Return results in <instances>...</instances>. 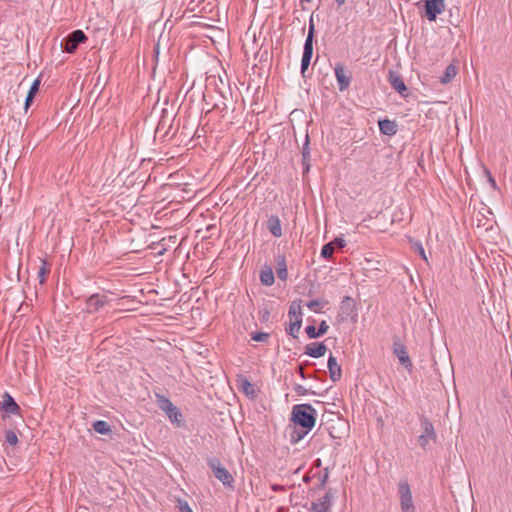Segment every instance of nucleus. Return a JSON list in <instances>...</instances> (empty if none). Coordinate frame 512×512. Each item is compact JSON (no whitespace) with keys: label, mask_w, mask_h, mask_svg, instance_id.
Masks as SVG:
<instances>
[{"label":"nucleus","mask_w":512,"mask_h":512,"mask_svg":"<svg viewBox=\"0 0 512 512\" xmlns=\"http://www.w3.org/2000/svg\"><path fill=\"white\" fill-rule=\"evenodd\" d=\"M317 412L310 404H298L292 408L291 420L302 429L311 431L316 423Z\"/></svg>","instance_id":"1"},{"label":"nucleus","mask_w":512,"mask_h":512,"mask_svg":"<svg viewBox=\"0 0 512 512\" xmlns=\"http://www.w3.org/2000/svg\"><path fill=\"white\" fill-rule=\"evenodd\" d=\"M156 398L159 408L167 414L172 423L180 427L182 425V414L180 410L167 397L156 394Z\"/></svg>","instance_id":"2"},{"label":"nucleus","mask_w":512,"mask_h":512,"mask_svg":"<svg viewBox=\"0 0 512 512\" xmlns=\"http://www.w3.org/2000/svg\"><path fill=\"white\" fill-rule=\"evenodd\" d=\"M288 316L290 318V324L286 328V332L293 338H297L302 324V311L300 304L296 305L295 302H293L290 306Z\"/></svg>","instance_id":"3"},{"label":"nucleus","mask_w":512,"mask_h":512,"mask_svg":"<svg viewBox=\"0 0 512 512\" xmlns=\"http://www.w3.org/2000/svg\"><path fill=\"white\" fill-rule=\"evenodd\" d=\"M208 466L213 471L214 476L222 482L224 486L232 487L234 478L232 474L221 464L217 458H212L208 461Z\"/></svg>","instance_id":"4"},{"label":"nucleus","mask_w":512,"mask_h":512,"mask_svg":"<svg viewBox=\"0 0 512 512\" xmlns=\"http://www.w3.org/2000/svg\"><path fill=\"white\" fill-rule=\"evenodd\" d=\"M86 41L87 36L82 30H74L63 39L61 42V48L66 53L73 54L77 50L78 46Z\"/></svg>","instance_id":"5"},{"label":"nucleus","mask_w":512,"mask_h":512,"mask_svg":"<svg viewBox=\"0 0 512 512\" xmlns=\"http://www.w3.org/2000/svg\"><path fill=\"white\" fill-rule=\"evenodd\" d=\"M400 496V505L402 512H415V507L412 500V493L410 485L407 481H401L398 485Z\"/></svg>","instance_id":"6"},{"label":"nucleus","mask_w":512,"mask_h":512,"mask_svg":"<svg viewBox=\"0 0 512 512\" xmlns=\"http://www.w3.org/2000/svg\"><path fill=\"white\" fill-rule=\"evenodd\" d=\"M421 426L423 428V433L418 437V443L423 449H425L429 444V440L435 441L437 435L432 422L428 418H421Z\"/></svg>","instance_id":"7"},{"label":"nucleus","mask_w":512,"mask_h":512,"mask_svg":"<svg viewBox=\"0 0 512 512\" xmlns=\"http://www.w3.org/2000/svg\"><path fill=\"white\" fill-rule=\"evenodd\" d=\"M335 492L330 488L317 502H312V512H330Z\"/></svg>","instance_id":"8"},{"label":"nucleus","mask_w":512,"mask_h":512,"mask_svg":"<svg viewBox=\"0 0 512 512\" xmlns=\"http://www.w3.org/2000/svg\"><path fill=\"white\" fill-rule=\"evenodd\" d=\"M425 16L429 21H435L437 16L445 10V0H426Z\"/></svg>","instance_id":"9"},{"label":"nucleus","mask_w":512,"mask_h":512,"mask_svg":"<svg viewBox=\"0 0 512 512\" xmlns=\"http://www.w3.org/2000/svg\"><path fill=\"white\" fill-rule=\"evenodd\" d=\"M0 411L7 415H20L21 408L14 398L8 392H5L0 402Z\"/></svg>","instance_id":"10"},{"label":"nucleus","mask_w":512,"mask_h":512,"mask_svg":"<svg viewBox=\"0 0 512 512\" xmlns=\"http://www.w3.org/2000/svg\"><path fill=\"white\" fill-rule=\"evenodd\" d=\"M334 72L339 90L341 92L347 90L351 82V74L346 71L342 64L339 63L336 64Z\"/></svg>","instance_id":"11"},{"label":"nucleus","mask_w":512,"mask_h":512,"mask_svg":"<svg viewBox=\"0 0 512 512\" xmlns=\"http://www.w3.org/2000/svg\"><path fill=\"white\" fill-rule=\"evenodd\" d=\"M393 352L399 359L400 363L407 369L411 370L413 367L412 361L408 355L405 345L401 342H394Z\"/></svg>","instance_id":"12"},{"label":"nucleus","mask_w":512,"mask_h":512,"mask_svg":"<svg viewBox=\"0 0 512 512\" xmlns=\"http://www.w3.org/2000/svg\"><path fill=\"white\" fill-rule=\"evenodd\" d=\"M108 303V298L105 295L93 294L86 300V307L89 313L98 312L105 304Z\"/></svg>","instance_id":"13"},{"label":"nucleus","mask_w":512,"mask_h":512,"mask_svg":"<svg viewBox=\"0 0 512 512\" xmlns=\"http://www.w3.org/2000/svg\"><path fill=\"white\" fill-rule=\"evenodd\" d=\"M388 81L391 87L395 91H397L401 96L406 97L408 95V89L404 83V80L398 73L392 70L389 71Z\"/></svg>","instance_id":"14"},{"label":"nucleus","mask_w":512,"mask_h":512,"mask_svg":"<svg viewBox=\"0 0 512 512\" xmlns=\"http://www.w3.org/2000/svg\"><path fill=\"white\" fill-rule=\"evenodd\" d=\"M328 370H329V377L330 379L335 383L341 379L342 376V369L341 366L338 364L337 359L330 354L327 362Z\"/></svg>","instance_id":"15"},{"label":"nucleus","mask_w":512,"mask_h":512,"mask_svg":"<svg viewBox=\"0 0 512 512\" xmlns=\"http://www.w3.org/2000/svg\"><path fill=\"white\" fill-rule=\"evenodd\" d=\"M327 351V347L324 343H310L305 346V354L313 357V358H319L325 355Z\"/></svg>","instance_id":"16"},{"label":"nucleus","mask_w":512,"mask_h":512,"mask_svg":"<svg viewBox=\"0 0 512 512\" xmlns=\"http://www.w3.org/2000/svg\"><path fill=\"white\" fill-rule=\"evenodd\" d=\"M267 229L270 233L277 238L282 236L281 222L278 216L271 215L267 220Z\"/></svg>","instance_id":"17"},{"label":"nucleus","mask_w":512,"mask_h":512,"mask_svg":"<svg viewBox=\"0 0 512 512\" xmlns=\"http://www.w3.org/2000/svg\"><path fill=\"white\" fill-rule=\"evenodd\" d=\"M379 130L382 134L392 136L397 133V124L395 121L383 119L378 122Z\"/></svg>","instance_id":"18"},{"label":"nucleus","mask_w":512,"mask_h":512,"mask_svg":"<svg viewBox=\"0 0 512 512\" xmlns=\"http://www.w3.org/2000/svg\"><path fill=\"white\" fill-rule=\"evenodd\" d=\"M313 56V46L309 44H304V50L301 60V74L305 76V72L308 69L311 59Z\"/></svg>","instance_id":"19"},{"label":"nucleus","mask_w":512,"mask_h":512,"mask_svg":"<svg viewBox=\"0 0 512 512\" xmlns=\"http://www.w3.org/2000/svg\"><path fill=\"white\" fill-rule=\"evenodd\" d=\"M276 263H277V266H276V273H277V276L279 279L285 281L288 277V272H287V264H286V259H285V256L284 255H277L276 256Z\"/></svg>","instance_id":"20"},{"label":"nucleus","mask_w":512,"mask_h":512,"mask_svg":"<svg viewBox=\"0 0 512 512\" xmlns=\"http://www.w3.org/2000/svg\"><path fill=\"white\" fill-rule=\"evenodd\" d=\"M240 390L248 397L255 398L254 385L245 377H241L239 380Z\"/></svg>","instance_id":"21"},{"label":"nucleus","mask_w":512,"mask_h":512,"mask_svg":"<svg viewBox=\"0 0 512 512\" xmlns=\"http://www.w3.org/2000/svg\"><path fill=\"white\" fill-rule=\"evenodd\" d=\"M260 281L265 286H271L274 284V274L271 267L266 266L260 271Z\"/></svg>","instance_id":"22"},{"label":"nucleus","mask_w":512,"mask_h":512,"mask_svg":"<svg viewBox=\"0 0 512 512\" xmlns=\"http://www.w3.org/2000/svg\"><path fill=\"white\" fill-rule=\"evenodd\" d=\"M457 72L458 70L455 65H448L444 71V74L440 77V83L448 84L457 75Z\"/></svg>","instance_id":"23"},{"label":"nucleus","mask_w":512,"mask_h":512,"mask_svg":"<svg viewBox=\"0 0 512 512\" xmlns=\"http://www.w3.org/2000/svg\"><path fill=\"white\" fill-rule=\"evenodd\" d=\"M49 273H50V265L46 260L42 259L41 265L39 266V269H38V275H37L39 283L41 285L45 284Z\"/></svg>","instance_id":"24"},{"label":"nucleus","mask_w":512,"mask_h":512,"mask_svg":"<svg viewBox=\"0 0 512 512\" xmlns=\"http://www.w3.org/2000/svg\"><path fill=\"white\" fill-rule=\"evenodd\" d=\"M308 432H309V430L302 429V428L298 429L296 427H293L290 432V442L292 444L298 443L308 434Z\"/></svg>","instance_id":"25"},{"label":"nucleus","mask_w":512,"mask_h":512,"mask_svg":"<svg viewBox=\"0 0 512 512\" xmlns=\"http://www.w3.org/2000/svg\"><path fill=\"white\" fill-rule=\"evenodd\" d=\"M328 304L326 300L315 299L306 303V306L315 313H321L322 309Z\"/></svg>","instance_id":"26"},{"label":"nucleus","mask_w":512,"mask_h":512,"mask_svg":"<svg viewBox=\"0 0 512 512\" xmlns=\"http://www.w3.org/2000/svg\"><path fill=\"white\" fill-rule=\"evenodd\" d=\"M93 429L95 432L102 434V435H105V434H108L109 432H111L110 425L106 421H103V420L95 421L93 423Z\"/></svg>","instance_id":"27"},{"label":"nucleus","mask_w":512,"mask_h":512,"mask_svg":"<svg viewBox=\"0 0 512 512\" xmlns=\"http://www.w3.org/2000/svg\"><path fill=\"white\" fill-rule=\"evenodd\" d=\"M334 251H335L334 243L329 242V243L323 245V247L321 249V256L325 259H329L333 256Z\"/></svg>","instance_id":"28"},{"label":"nucleus","mask_w":512,"mask_h":512,"mask_svg":"<svg viewBox=\"0 0 512 512\" xmlns=\"http://www.w3.org/2000/svg\"><path fill=\"white\" fill-rule=\"evenodd\" d=\"M5 441L7 444L11 446H15L18 444V437L15 431L6 430L5 431Z\"/></svg>","instance_id":"29"},{"label":"nucleus","mask_w":512,"mask_h":512,"mask_svg":"<svg viewBox=\"0 0 512 512\" xmlns=\"http://www.w3.org/2000/svg\"><path fill=\"white\" fill-rule=\"evenodd\" d=\"M354 308L353 299L350 296H344L341 301V309L347 313L351 312Z\"/></svg>","instance_id":"30"},{"label":"nucleus","mask_w":512,"mask_h":512,"mask_svg":"<svg viewBox=\"0 0 512 512\" xmlns=\"http://www.w3.org/2000/svg\"><path fill=\"white\" fill-rule=\"evenodd\" d=\"M314 32H315V26H314V23H313V19L311 18L310 21H309L308 35L306 37V40H305L304 44H309L310 43V46H313Z\"/></svg>","instance_id":"31"},{"label":"nucleus","mask_w":512,"mask_h":512,"mask_svg":"<svg viewBox=\"0 0 512 512\" xmlns=\"http://www.w3.org/2000/svg\"><path fill=\"white\" fill-rule=\"evenodd\" d=\"M251 338L257 342H266L269 339V334L266 332H255L251 335Z\"/></svg>","instance_id":"32"},{"label":"nucleus","mask_w":512,"mask_h":512,"mask_svg":"<svg viewBox=\"0 0 512 512\" xmlns=\"http://www.w3.org/2000/svg\"><path fill=\"white\" fill-rule=\"evenodd\" d=\"M305 332H306V334L308 335V337L310 339H314V338L320 337V333L318 332V330H316L314 325H308L305 328Z\"/></svg>","instance_id":"33"},{"label":"nucleus","mask_w":512,"mask_h":512,"mask_svg":"<svg viewBox=\"0 0 512 512\" xmlns=\"http://www.w3.org/2000/svg\"><path fill=\"white\" fill-rule=\"evenodd\" d=\"M39 87H40V79L37 78L33 81L27 94L35 97L36 93L39 91Z\"/></svg>","instance_id":"34"},{"label":"nucleus","mask_w":512,"mask_h":512,"mask_svg":"<svg viewBox=\"0 0 512 512\" xmlns=\"http://www.w3.org/2000/svg\"><path fill=\"white\" fill-rule=\"evenodd\" d=\"M294 391L299 396H304V395H307L309 393L308 389H306L303 385H300V384H296L294 386Z\"/></svg>","instance_id":"35"},{"label":"nucleus","mask_w":512,"mask_h":512,"mask_svg":"<svg viewBox=\"0 0 512 512\" xmlns=\"http://www.w3.org/2000/svg\"><path fill=\"white\" fill-rule=\"evenodd\" d=\"M328 329H329V326H328L327 322L325 320L321 321L319 324V328H318V332L320 333V336L327 333Z\"/></svg>","instance_id":"36"},{"label":"nucleus","mask_w":512,"mask_h":512,"mask_svg":"<svg viewBox=\"0 0 512 512\" xmlns=\"http://www.w3.org/2000/svg\"><path fill=\"white\" fill-rule=\"evenodd\" d=\"M180 512H193L187 502H179Z\"/></svg>","instance_id":"37"},{"label":"nucleus","mask_w":512,"mask_h":512,"mask_svg":"<svg viewBox=\"0 0 512 512\" xmlns=\"http://www.w3.org/2000/svg\"><path fill=\"white\" fill-rule=\"evenodd\" d=\"M308 145H309V140H308V137H306V142H305V144L303 146V151H302V155H303V159L304 160L309 156Z\"/></svg>","instance_id":"38"},{"label":"nucleus","mask_w":512,"mask_h":512,"mask_svg":"<svg viewBox=\"0 0 512 512\" xmlns=\"http://www.w3.org/2000/svg\"><path fill=\"white\" fill-rule=\"evenodd\" d=\"M485 172H486V174L488 176V181L491 184V186L493 187V189H497V184H496L494 178L492 177L490 171L486 170Z\"/></svg>","instance_id":"39"},{"label":"nucleus","mask_w":512,"mask_h":512,"mask_svg":"<svg viewBox=\"0 0 512 512\" xmlns=\"http://www.w3.org/2000/svg\"><path fill=\"white\" fill-rule=\"evenodd\" d=\"M271 489L274 491V492H283L286 490L285 486L283 485H280V484H272L271 485Z\"/></svg>","instance_id":"40"},{"label":"nucleus","mask_w":512,"mask_h":512,"mask_svg":"<svg viewBox=\"0 0 512 512\" xmlns=\"http://www.w3.org/2000/svg\"><path fill=\"white\" fill-rule=\"evenodd\" d=\"M33 99H34V96L27 94L26 99H25V105H24L25 110H28V108L30 107V105L33 102Z\"/></svg>","instance_id":"41"},{"label":"nucleus","mask_w":512,"mask_h":512,"mask_svg":"<svg viewBox=\"0 0 512 512\" xmlns=\"http://www.w3.org/2000/svg\"><path fill=\"white\" fill-rule=\"evenodd\" d=\"M332 242L334 243V246L337 245L340 248H343L346 245L345 240L342 238H335Z\"/></svg>","instance_id":"42"},{"label":"nucleus","mask_w":512,"mask_h":512,"mask_svg":"<svg viewBox=\"0 0 512 512\" xmlns=\"http://www.w3.org/2000/svg\"><path fill=\"white\" fill-rule=\"evenodd\" d=\"M297 373L300 375V377H301L302 379H306V375H305V373H304V369H303V366H302V365H299V366L297 367Z\"/></svg>","instance_id":"43"},{"label":"nucleus","mask_w":512,"mask_h":512,"mask_svg":"<svg viewBox=\"0 0 512 512\" xmlns=\"http://www.w3.org/2000/svg\"><path fill=\"white\" fill-rule=\"evenodd\" d=\"M328 479V472L326 471L325 474L321 478L320 488H323L327 482Z\"/></svg>","instance_id":"44"},{"label":"nucleus","mask_w":512,"mask_h":512,"mask_svg":"<svg viewBox=\"0 0 512 512\" xmlns=\"http://www.w3.org/2000/svg\"><path fill=\"white\" fill-rule=\"evenodd\" d=\"M418 250H419V253H420L421 257H422L424 260H427L426 255H425L424 248L422 247V245H421V244H419V245H418Z\"/></svg>","instance_id":"45"},{"label":"nucleus","mask_w":512,"mask_h":512,"mask_svg":"<svg viewBox=\"0 0 512 512\" xmlns=\"http://www.w3.org/2000/svg\"><path fill=\"white\" fill-rule=\"evenodd\" d=\"M338 6H342L345 4L346 0H335Z\"/></svg>","instance_id":"46"},{"label":"nucleus","mask_w":512,"mask_h":512,"mask_svg":"<svg viewBox=\"0 0 512 512\" xmlns=\"http://www.w3.org/2000/svg\"><path fill=\"white\" fill-rule=\"evenodd\" d=\"M303 480H304L305 482H308V481H309V478L306 476V477H304V479H303Z\"/></svg>","instance_id":"47"}]
</instances>
